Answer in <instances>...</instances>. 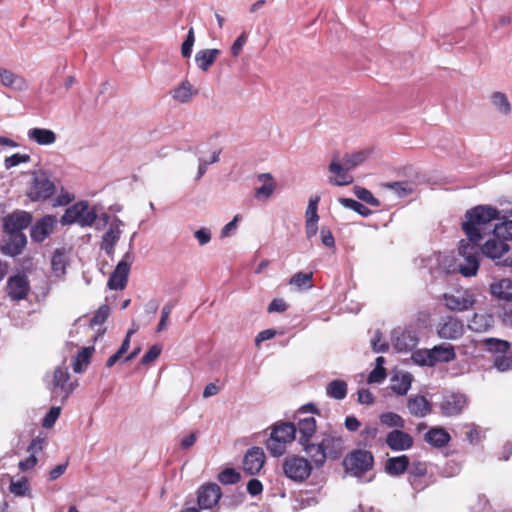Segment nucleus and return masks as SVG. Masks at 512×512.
I'll return each mask as SVG.
<instances>
[{"label": "nucleus", "mask_w": 512, "mask_h": 512, "mask_svg": "<svg viewBox=\"0 0 512 512\" xmlns=\"http://www.w3.org/2000/svg\"><path fill=\"white\" fill-rule=\"evenodd\" d=\"M500 212L489 205H479L469 209L466 214V220L462 224V229L467 236L468 241L479 243L486 235L493 233L495 220L499 219Z\"/></svg>", "instance_id": "1"}, {"label": "nucleus", "mask_w": 512, "mask_h": 512, "mask_svg": "<svg viewBox=\"0 0 512 512\" xmlns=\"http://www.w3.org/2000/svg\"><path fill=\"white\" fill-rule=\"evenodd\" d=\"M320 438L319 442L305 446V453L316 467H322L327 459H339L345 451L341 432L329 428L320 433Z\"/></svg>", "instance_id": "2"}, {"label": "nucleus", "mask_w": 512, "mask_h": 512, "mask_svg": "<svg viewBox=\"0 0 512 512\" xmlns=\"http://www.w3.org/2000/svg\"><path fill=\"white\" fill-rule=\"evenodd\" d=\"M479 243L461 240L459 243L458 262L453 264L454 258L448 255H439L437 261L446 273L459 271L465 277H472L479 269Z\"/></svg>", "instance_id": "3"}, {"label": "nucleus", "mask_w": 512, "mask_h": 512, "mask_svg": "<svg viewBox=\"0 0 512 512\" xmlns=\"http://www.w3.org/2000/svg\"><path fill=\"white\" fill-rule=\"evenodd\" d=\"M296 426L291 422H278L274 424L270 437L266 441V448L274 457L282 456L287 449V444L296 438Z\"/></svg>", "instance_id": "4"}, {"label": "nucleus", "mask_w": 512, "mask_h": 512, "mask_svg": "<svg viewBox=\"0 0 512 512\" xmlns=\"http://www.w3.org/2000/svg\"><path fill=\"white\" fill-rule=\"evenodd\" d=\"M456 359L454 347L441 343L431 349H419L412 353V360L421 366L433 367L438 363H449Z\"/></svg>", "instance_id": "5"}, {"label": "nucleus", "mask_w": 512, "mask_h": 512, "mask_svg": "<svg viewBox=\"0 0 512 512\" xmlns=\"http://www.w3.org/2000/svg\"><path fill=\"white\" fill-rule=\"evenodd\" d=\"M97 219L95 208L87 201H79L68 207L60 219L62 225L78 224L80 227H91Z\"/></svg>", "instance_id": "6"}, {"label": "nucleus", "mask_w": 512, "mask_h": 512, "mask_svg": "<svg viewBox=\"0 0 512 512\" xmlns=\"http://www.w3.org/2000/svg\"><path fill=\"white\" fill-rule=\"evenodd\" d=\"M32 183L27 196L33 202L45 201L52 197L56 191L54 182L45 171L34 172Z\"/></svg>", "instance_id": "7"}, {"label": "nucleus", "mask_w": 512, "mask_h": 512, "mask_svg": "<svg viewBox=\"0 0 512 512\" xmlns=\"http://www.w3.org/2000/svg\"><path fill=\"white\" fill-rule=\"evenodd\" d=\"M343 464L348 472L361 476L373 468L374 457L370 451L356 449L345 457Z\"/></svg>", "instance_id": "8"}, {"label": "nucleus", "mask_w": 512, "mask_h": 512, "mask_svg": "<svg viewBox=\"0 0 512 512\" xmlns=\"http://www.w3.org/2000/svg\"><path fill=\"white\" fill-rule=\"evenodd\" d=\"M314 411V406L312 404L303 406L297 413V427L296 430L299 433V444L302 446L303 451L305 452V446L312 445L314 442H311V438L314 436L317 425L316 420L313 416H306L307 410Z\"/></svg>", "instance_id": "9"}, {"label": "nucleus", "mask_w": 512, "mask_h": 512, "mask_svg": "<svg viewBox=\"0 0 512 512\" xmlns=\"http://www.w3.org/2000/svg\"><path fill=\"white\" fill-rule=\"evenodd\" d=\"M442 299L445 307L453 312L468 311L476 303L474 293L468 289H460L452 293H445L443 294Z\"/></svg>", "instance_id": "10"}, {"label": "nucleus", "mask_w": 512, "mask_h": 512, "mask_svg": "<svg viewBox=\"0 0 512 512\" xmlns=\"http://www.w3.org/2000/svg\"><path fill=\"white\" fill-rule=\"evenodd\" d=\"M283 472L288 478L301 482L309 477L311 464L304 457L289 456L283 463Z\"/></svg>", "instance_id": "11"}, {"label": "nucleus", "mask_w": 512, "mask_h": 512, "mask_svg": "<svg viewBox=\"0 0 512 512\" xmlns=\"http://www.w3.org/2000/svg\"><path fill=\"white\" fill-rule=\"evenodd\" d=\"M436 332L439 338L445 340H457L464 335V322L455 316H444L439 320Z\"/></svg>", "instance_id": "12"}, {"label": "nucleus", "mask_w": 512, "mask_h": 512, "mask_svg": "<svg viewBox=\"0 0 512 512\" xmlns=\"http://www.w3.org/2000/svg\"><path fill=\"white\" fill-rule=\"evenodd\" d=\"M134 261V256L131 251L124 254L122 260L117 264L112 272L109 280L108 287L112 290H122L125 288L128 280V274L131 264Z\"/></svg>", "instance_id": "13"}, {"label": "nucleus", "mask_w": 512, "mask_h": 512, "mask_svg": "<svg viewBox=\"0 0 512 512\" xmlns=\"http://www.w3.org/2000/svg\"><path fill=\"white\" fill-rule=\"evenodd\" d=\"M70 378L68 368L57 367L54 370L53 379L51 383V394L53 398H60L65 401L73 391V385L68 383Z\"/></svg>", "instance_id": "14"}, {"label": "nucleus", "mask_w": 512, "mask_h": 512, "mask_svg": "<svg viewBox=\"0 0 512 512\" xmlns=\"http://www.w3.org/2000/svg\"><path fill=\"white\" fill-rule=\"evenodd\" d=\"M58 220L54 215H45L37 220L30 229V237L33 242H44L55 230Z\"/></svg>", "instance_id": "15"}, {"label": "nucleus", "mask_w": 512, "mask_h": 512, "mask_svg": "<svg viewBox=\"0 0 512 512\" xmlns=\"http://www.w3.org/2000/svg\"><path fill=\"white\" fill-rule=\"evenodd\" d=\"M467 397L459 392H449L443 395L440 403V409L445 416H455L460 414L467 406Z\"/></svg>", "instance_id": "16"}, {"label": "nucleus", "mask_w": 512, "mask_h": 512, "mask_svg": "<svg viewBox=\"0 0 512 512\" xmlns=\"http://www.w3.org/2000/svg\"><path fill=\"white\" fill-rule=\"evenodd\" d=\"M328 170L333 177H329V183L335 186H347L353 183L354 178L349 173L350 170L347 169L345 163L340 160L338 155H334L332 161L328 166Z\"/></svg>", "instance_id": "17"}, {"label": "nucleus", "mask_w": 512, "mask_h": 512, "mask_svg": "<svg viewBox=\"0 0 512 512\" xmlns=\"http://www.w3.org/2000/svg\"><path fill=\"white\" fill-rule=\"evenodd\" d=\"M31 213L23 210L15 211L4 218L3 228L6 233H23L32 222Z\"/></svg>", "instance_id": "18"}, {"label": "nucleus", "mask_w": 512, "mask_h": 512, "mask_svg": "<svg viewBox=\"0 0 512 512\" xmlns=\"http://www.w3.org/2000/svg\"><path fill=\"white\" fill-rule=\"evenodd\" d=\"M221 488L216 483L202 485L197 491V502L201 509H211L221 498Z\"/></svg>", "instance_id": "19"}, {"label": "nucleus", "mask_w": 512, "mask_h": 512, "mask_svg": "<svg viewBox=\"0 0 512 512\" xmlns=\"http://www.w3.org/2000/svg\"><path fill=\"white\" fill-rule=\"evenodd\" d=\"M391 341L396 351L408 352L416 347L418 338L412 331L394 329L391 335Z\"/></svg>", "instance_id": "20"}, {"label": "nucleus", "mask_w": 512, "mask_h": 512, "mask_svg": "<svg viewBox=\"0 0 512 512\" xmlns=\"http://www.w3.org/2000/svg\"><path fill=\"white\" fill-rule=\"evenodd\" d=\"M26 244L24 233H7V237L1 241V251L7 256L15 257L22 253Z\"/></svg>", "instance_id": "21"}, {"label": "nucleus", "mask_w": 512, "mask_h": 512, "mask_svg": "<svg viewBox=\"0 0 512 512\" xmlns=\"http://www.w3.org/2000/svg\"><path fill=\"white\" fill-rule=\"evenodd\" d=\"M7 293L13 300L19 301L26 298L30 286L27 276L24 274H17L12 276L7 281Z\"/></svg>", "instance_id": "22"}, {"label": "nucleus", "mask_w": 512, "mask_h": 512, "mask_svg": "<svg viewBox=\"0 0 512 512\" xmlns=\"http://www.w3.org/2000/svg\"><path fill=\"white\" fill-rule=\"evenodd\" d=\"M265 453L260 447L250 448L243 459V469L249 475H255L260 472L265 463Z\"/></svg>", "instance_id": "23"}, {"label": "nucleus", "mask_w": 512, "mask_h": 512, "mask_svg": "<svg viewBox=\"0 0 512 512\" xmlns=\"http://www.w3.org/2000/svg\"><path fill=\"white\" fill-rule=\"evenodd\" d=\"M387 446L393 451H405L413 446V438L401 429L390 431L385 440Z\"/></svg>", "instance_id": "24"}, {"label": "nucleus", "mask_w": 512, "mask_h": 512, "mask_svg": "<svg viewBox=\"0 0 512 512\" xmlns=\"http://www.w3.org/2000/svg\"><path fill=\"white\" fill-rule=\"evenodd\" d=\"M0 81L3 86L13 91L23 92L29 89V82L11 70L0 68Z\"/></svg>", "instance_id": "25"}, {"label": "nucleus", "mask_w": 512, "mask_h": 512, "mask_svg": "<svg viewBox=\"0 0 512 512\" xmlns=\"http://www.w3.org/2000/svg\"><path fill=\"white\" fill-rule=\"evenodd\" d=\"M122 225L123 222L119 218H115L109 229L102 236L101 249L104 250L107 255H111L114 252L115 245L122 234L120 229Z\"/></svg>", "instance_id": "26"}, {"label": "nucleus", "mask_w": 512, "mask_h": 512, "mask_svg": "<svg viewBox=\"0 0 512 512\" xmlns=\"http://www.w3.org/2000/svg\"><path fill=\"white\" fill-rule=\"evenodd\" d=\"M257 181L262 183V185L255 188L254 197L258 201H267L276 190L277 182L271 173L258 174Z\"/></svg>", "instance_id": "27"}, {"label": "nucleus", "mask_w": 512, "mask_h": 512, "mask_svg": "<svg viewBox=\"0 0 512 512\" xmlns=\"http://www.w3.org/2000/svg\"><path fill=\"white\" fill-rule=\"evenodd\" d=\"M509 250V245L502 238L488 239L481 248L482 253L491 259H500Z\"/></svg>", "instance_id": "28"}, {"label": "nucleus", "mask_w": 512, "mask_h": 512, "mask_svg": "<svg viewBox=\"0 0 512 512\" xmlns=\"http://www.w3.org/2000/svg\"><path fill=\"white\" fill-rule=\"evenodd\" d=\"M407 408L415 417H425L432 410L431 403L421 395L410 396L407 401Z\"/></svg>", "instance_id": "29"}, {"label": "nucleus", "mask_w": 512, "mask_h": 512, "mask_svg": "<svg viewBox=\"0 0 512 512\" xmlns=\"http://www.w3.org/2000/svg\"><path fill=\"white\" fill-rule=\"evenodd\" d=\"M491 294L499 300L511 301L512 300V279L502 278L495 279L490 284Z\"/></svg>", "instance_id": "30"}, {"label": "nucleus", "mask_w": 512, "mask_h": 512, "mask_svg": "<svg viewBox=\"0 0 512 512\" xmlns=\"http://www.w3.org/2000/svg\"><path fill=\"white\" fill-rule=\"evenodd\" d=\"M27 137L30 141L38 145L48 146L56 142L57 136L54 131L47 128H31L27 132Z\"/></svg>", "instance_id": "31"}, {"label": "nucleus", "mask_w": 512, "mask_h": 512, "mask_svg": "<svg viewBox=\"0 0 512 512\" xmlns=\"http://www.w3.org/2000/svg\"><path fill=\"white\" fill-rule=\"evenodd\" d=\"M220 54L221 51L216 48L199 50L195 55V63L201 71L206 72Z\"/></svg>", "instance_id": "32"}, {"label": "nucleus", "mask_w": 512, "mask_h": 512, "mask_svg": "<svg viewBox=\"0 0 512 512\" xmlns=\"http://www.w3.org/2000/svg\"><path fill=\"white\" fill-rule=\"evenodd\" d=\"M494 325V318L485 313H476L468 323V328L476 333L489 331Z\"/></svg>", "instance_id": "33"}, {"label": "nucleus", "mask_w": 512, "mask_h": 512, "mask_svg": "<svg viewBox=\"0 0 512 512\" xmlns=\"http://www.w3.org/2000/svg\"><path fill=\"white\" fill-rule=\"evenodd\" d=\"M409 467V458L406 455L391 457L385 463V471L391 476L402 475Z\"/></svg>", "instance_id": "34"}, {"label": "nucleus", "mask_w": 512, "mask_h": 512, "mask_svg": "<svg viewBox=\"0 0 512 512\" xmlns=\"http://www.w3.org/2000/svg\"><path fill=\"white\" fill-rule=\"evenodd\" d=\"M170 93L176 102L183 104L189 102L197 91H194L192 84L188 80H184Z\"/></svg>", "instance_id": "35"}, {"label": "nucleus", "mask_w": 512, "mask_h": 512, "mask_svg": "<svg viewBox=\"0 0 512 512\" xmlns=\"http://www.w3.org/2000/svg\"><path fill=\"white\" fill-rule=\"evenodd\" d=\"M427 443L434 447H444L450 440L449 433L440 427L431 428L424 436Z\"/></svg>", "instance_id": "36"}, {"label": "nucleus", "mask_w": 512, "mask_h": 512, "mask_svg": "<svg viewBox=\"0 0 512 512\" xmlns=\"http://www.w3.org/2000/svg\"><path fill=\"white\" fill-rule=\"evenodd\" d=\"M413 377L410 373L396 374L391 379V389L398 395H406L411 387Z\"/></svg>", "instance_id": "37"}, {"label": "nucleus", "mask_w": 512, "mask_h": 512, "mask_svg": "<svg viewBox=\"0 0 512 512\" xmlns=\"http://www.w3.org/2000/svg\"><path fill=\"white\" fill-rule=\"evenodd\" d=\"M371 154V150L366 148L351 154H346L342 161L345 163L347 169L353 170L358 165L362 164Z\"/></svg>", "instance_id": "38"}, {"label": "nucleus", "mask_w": 512, "mask_h": 512, "mask_svg": "<svg viewBox=\"0 0 512 512\" xmlns=\"http://www.w3.org/2000/svg\"><path fill=\"white\" fill-rule=\"evenodd\" d=\"M326 394L333 399L343 400L347 395V384L343 380H333L326 386Z\"/></svg>", "instance_id": "39"}, {"label": "nucleus", "mask_w": 512, "mask_h": 512, "mask_svg": "<svg viewBox=\"0 0 512 512\" xmlns=\"http://www.w3.org/2000/svg\"><path fill=\"white\" fill-rule=\"evenodd\" d=\"M93 351V347H84L77 353L73 361V370L75 373H82L84 371V366L89 363Z\"/></svg>", "instance_id": "40"}, {"label": "nucleus", "mask_w": 512, "mask_h": 512, "mask_svg": "<svg viewBox=\"0 0 512 512\" xmlns=\"http://www.w3.org/2000/svg\"><path fill=\"white\" fill-rule=\"evenodd\" d=\"M339 202L342 206L357 212L361 216L367 217L372 214V211L368 207L354 199L340 198Z\"/></svg>", "instance_id": "41"}, {"label": "nucleus", "mask_w": 512, "mask_h": 512, "mask_svg": "<svg viewBox=\"0 0 512 512\" xmlns=\"http://www.w3.org/2000/svg\"><path fill=\"white\" fill-rule=\"evenodd\" d=\"M380 421L387 427H397L403 429L405 427V420L394 412H385L380 415Z\"/></svg>", "instance_id": "42"}, {"label": "nucleus", "mask_w": 512, "mask_h": 512, "mask_svg": "<svg viewBox=\"0 0 512 512\" xmlns=\"http://www.w3.org/2000/svg\"><path fill=\"white\" fill-rule=\"evenodd\" d=\"M320 202V196L315 195L310 197L308 206L305 211V222H318V204Z\"/></svg>", "instance_id": "43"}, {"label": "nucleus", "mask_w": 512, "mask_h": 512, "mask_svg": "<svg viewBox=\"0 0 512 512\" xmlns=\"http://www.w3.org/2000/svg\"><path fill=\"white\" fill-rule=\"evenodd\" d=\"M312 277L313 274L311 272H297L292 276L289 283L299 289L310 288L312 287Z\"/></svg>", "instance_id": "44"}, {"label": "nucleus", "mask_w": 512, "mask_h": 512, "mask_svg": "<svg viewBox=\"0 0 512 512\" xmlns=\"http://www.w3.org/2000/svg\"><path fill=\"white\" fill-rule=\"evenodd\" d=\"M385 187L392 190L398 197H405L413 192V185L409 182H390Z\"/></svg>", "instance_id": "45"}, {"label": "nucleus", "mask_w": 512, "mask_h": 512, "mask_svg": "<svg viewBox=\"0 0 512 512\" xmlns=\"http://www.w3.org/2000/svg\"><path fill=\"white\" fill-rule=\"evenodd\" d=\"M493 235L504 240L512 239V220L495 223Z\"/></svg>", "instance_id": "46"}, {"label": "nucleus", "mask_w": 512, "mask_h": 512, "mask_svg": "<svg viewBox=\"0 0 512 512\" xmlns=\"http://www.w3.org/2000/svg\"><path fill=\"white\" fill-rule=\"evenodd\" d=\"M493 105L504 115H507L511 111L510 103L505 94L501 92L493 93L491 97Z\"/></svg>", "instance_id": "47"}, {"label": "nucleus", "mask_w": 512, "mask_h": 512, "mask_svg": "<svg viewBox=\"0 0 512 512\" xmlns=\"http://www.w3.org/2000/svg\"><path fill=\"white\" fill-rule=\"evenodd\" d=\"M484 342H485L488 350L491 352L505 354L506 352H508V350L510 348V343L508 341L500 340L497 338H487L484 340Z\"/></svg>", "instance_id": "48"}, {"label": "nucleus", "mask_w": 512, "mask_h": 512, "mask_svg": "<svg viewBox=\"0 0 512 512\" xmlns=\"http://www.w3.org/2000/svg\"><path fill=\"white\" fill-rule=\"evenodd\" d=\"M51 266L54 274L59 277L65 274L66 271V261L63 253L58 250L54 252L51 259Z\"/></svg>", "instance_id": "49"}, {"label": "nucleus", "mask_w": 512, "mask_h": 512, "mask_svg": "<svg viewBox=\"0 0 512 512\" xmlns=\"http://www.w3.org/2000/svg\"><path fill=\"white\" fill-rule=\"evenodd\" d=\"M9 488L10 492L15 496L23 497L29 493V483L25 477H22L17 481L12 480Z\"/></svg>", "instance_id": "50"}, {"label": "nucleus", "mask_w": 512, "mask_h": 512, "mask_svg": "<svg viewBox=\"0 0 512 512\" xmlns=\"http://www.w3.org/2000/svg\"><path fill=\"white\" fill-rule=\"evenodd\" d=\"M354 193L360 200L366 202L367 204H370L374 207L380 206V201L374 197V195L368 189L356 186L354 188Z\"/></svg>", "instance_id": "51"}, {"label": "nucleus", "mask_w": 512, "mask_h": 512, "mask_svg": "<svg viewBox=\"0 0 512 512\" xmlns=\"http://www.w3.org/2000/svg\"><path fill=\"white\" fill-rule=\"evenodd\" d=\"M218 480L225 485L235 484L240 480V474L233 468H226L219 473Z\"/></svg>", "instance_id": "52"}, {"label": "nucleus", "mask_w": 512, "mask_h": 512, "mask_svg": "<svg viewBox=\"0 0 512 512\" xmlns=\"http://www.w3.org/2000/svg\"><path fill=\"white\" fill-rule=\"evenodd\" d=\"M110 314V308L108 305H102L98 308L92 319L90 320V326L94 327L103 324Z\"/></svg>", "instance_id": "53"}, {"label": "nucleus", "mask_w": 512, "mask_h": 512, "mask_svg": "<svg viewBox=\"0 0 512 512\" xmlns=\"http://www.w3.org/2000/svg\"><path fill=\"white\" fill-rule=\"evenodd\" d=\"M494 367L501 372L510 370L512 368V356L506 354L495 356Z\"/></svg>", "instance_id": "54"}, {"label": "nucleus", "mask_w": 512, "mask_h": 512, "mask_svg": "<svg viewBox=\"0 0 512 512\" xmlns=\"http://www.w3.org/2000/svg\"><path fill=\"white\" fill-rule=\"evenodd\" d=\"M30 156L28 154H19L15 153L9 157H7L4 161V166L6 169H10L15 167L21 163H28L30 161Z\"/></svg>", "instance_id": "55"}, {"label": "nucleus", "mask_w": 512, "mask_h": 512, "mask_svg": "<svg viewBox=\"0 0 512 512\" xmlns=\"http://www.w3.org/2000/svg\"><path fill=\"white\" fill-rule=\"evenodd\" d=\"M378 434V428L376 425H366L361 431V437L365 446H371Z\"/></svg>", "instance_id": "56"}, {"label": "nucleus", "mask_w": 512, "mask_h": 512, "mask_svg": "<svg viewBox=\"0 0 512 512\" xmlns=\"http://www.w3.org/2000/svg\"><path fill=\"white\" fill-rule=\"evenodd\" d=\"M173 308L174 304L172 302H169L163 306L161 310V318L157 326V332H162L167 328L169 316Z\"/></svg>", "instance_id": "57"}, {"label": "nucleus", "mask_w": 512, "mask_h": 512, "mask_svg": "<svg viewBox=\"0 0 512 512\" xmlns=\"http://www.w3.org/2000/svg\"><path fill=\"white\" fill-rule=\"evenodd\" d=\"M60 413H61V408L60 407H51L49 412L43 418L42 426L44 428H51L55 424V422L58 419Z\"/></svg>", "instance_id": "58"}, {"label": "nucleus", "mask_w": 512, "mask_h": 512, "mask_svg": "<svg viewBox=\"0 0 512 512\" xmlns=\"http://www.w3.org/2000/svg\"><path fill=\"white\" fill-rule=\"evenodd\" d=\"M161 353V346L159 345H153L149 348V350L144 354V356L141 359V363L143 365H148L154 360H156Z\"/></svg>", "instance_id": "59"}, {"label": "nucleus", "mask_w": 512, "mask_h": 512, "mask_svg": "<svg viewBox=\"0 0 512 512\" xmlns=\"http://www.w3.org/2000/svg\"><path fill=\"white\" fill-rule=\"evenodd\" d=\"M382 335L380 331H376L374 337L371 340L372 349L374 352H386L389 345L386 342H381Z\"/></svg>", "instance_id": "60"}, {"label": "nucleus", "mask_w": 512, "mask_h": 512, "mask_svg": "<svg viewBox=\"0 0 512 512\" xmlns=\"http://www.w3.org/2000/svg\"><path fill=\"white\" fill-rule=\"evenodd\" d=\"M247 42V35L246 33H241L237 39L234 41V43L232 44L231 46V54L234 56V57H237L239 56V54L241 53L244 45L246 44Z\"/></svg>", "instance_id": "61"}, {"label": "nucleus", "mask_w": 512, "mask_h": 512, "mask_svg": "<svg viewBox=\"0 0 512 512\" xmlns=\"http://www.w3.org/2000/svg\"><path fill=\"white\" fill-rule=\"evenodd\" d=\"M386 370L385 369H380V368H374L369 376H368V383L370 384H373V383H382L385 379H386Z\"/></svg>", "instance_id": "62"}, {"label": "nucleus", "mask_w": 512, "mask_h": 512, "mask_svg": "<svg viewBox=\"0 0 512 512\" xmlns=\"http://www.w3.org/2000/svg\"><path fill=\"white\" fill-rule=\"evenodd\" d=\"M321 242L328 248H335V239L332 232L328 228H322L320 231Z\"/></svg>", "instance_id": "63"}, {"label": "nucleus", "mask_w": 512, "mask_h": 512, "mask_svg": "<svg viewBox=\"0 0 512 512\" xmlns=\"http://www.w3.org/2000/svg\"><path fill=\"white\" fill-rule=\"evenodd\" d=\"M194 236L201 246L206 245L211 241V232L208 228H201L195 231Z\"/></svg>", "instance_id": "64"}]
</instances>
